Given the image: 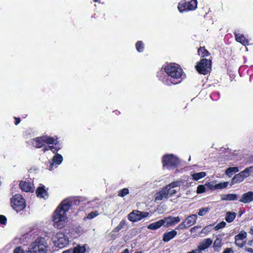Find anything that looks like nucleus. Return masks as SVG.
I'll use <instances>...</instances> for the list:
<instances>
[{"label": "nucleus", "mask_w": 253, "mask_h": 253, "mask_svg": "<svg viewBox=\"0 0 253 253\" xmlns=\"http://www.w3.org/2000/svg\"><path fill=\"white\" fill-rule=\"evenodd\" d=\"M163 169L173 170L179 165V159L172 154H167L162 158Z\"/></svg>", "instance_id": "3"}, {"label": "nucleus", "mask_w": 253, "mask_h": 253, "mask_svg": "<svg viewBox=\"0 0 253 253\" xmlns=\"http://www.w3.org/2000/svg\"><path fill=\"white\" fill-rule=\"evenodd\" d=\"M236 216V213L234 212H230L228 211L226 213V216L225 217L226 221L228 223L232 222L235 218Z\"/></svg>", "instance_id": "31"}, {"label": "nucleus", "mask_w": 253, "mask_h": 253, "mask_svg": "<svg viewBox=\"0 0 253 253\" xmlns=\"http://www.w3.org/2000/svg\"><path fill=\"white\" fill-rule=\"evenodd\" d=\"M222 253H234V251L231 248H226Z\"/></svg>", "instance_id": "47"}, {"label": "nucleus", "mask_w": 253, "mask_h": 253, "mask_svg": "<svg viewBox=\"0 0 253 253\" xmlns=\"http://www.w3.org/2000/svg\"><path fill=\"white\" fill-rule=\"evenodd\" d=\"M220 237H221V235H218ZM223 245L222 239L220 238H217L214 241L213 244V248L214 251L219 252Z\"/></svg>", "instance_id": "25"}, {"label": "nucleus", "mask_w": 253, "mask_h": 253, "mask_svg": "<svg viewBox=\"0 0 253 253\" xmlns=\"http://www.w3.org/2000/svg\"><path fill=\"white\" fill-rule=\"evenodd\" d=\"M237 199V195L235 194H228L221 195L222 201H234Z\"/></svg>", "instance_id": "26"}, {"label": "nucleus", "mask_w": 253, "mask_h": 253, "mask_svg": "<svg viewBox=\"0 0 253 253\" xmlns=\"http://www.w3.org/2000/svg\"><path fill=\"white\" fill-rule=\"evenodd\" d=\"M249 233H250L251 235H253V226L251 227L250 231H249Z\"/></svg>", "instance_id": "54"}, {"label": "nucleus", "mask_w": 253, "mask_h": 253, "mask_svg": "<svg viewBox=\"0 0 253 253\" xmlns=\"http://www.w3.org/2000/svg\"><path fill=\"white\" fill-rule=\"evenodd\" d=\"M163 69L167 76L163 77V72L159 71L157 72V76L165 84L170 86L181 82L183 72L179 65L174 63H168L163 66Z\"/></svg>", "instance_id": "1"}, {"label": "nucleus", "mask_w": 253, "mask_h": 253, "mask_svg": "<svg viewBox=\"0 0 253 253\" xmlns=\"http://www.w3.org/2000/svg\"><path fill=\"white\" fill-rule=\"evenodd\" d=\"M236 41L244 45L249 44V41L242 34L234 33Z\"/></svg>", "instance_id": "23"}, {"label": "nucleus", "mask_w": 253, "mask_h": 253, "mask_svg": "<svg viewBox=\"0 0 253 253\" xmlns=\"http://www.w3.org/2000/svg\"><path fill=\"white\" fill-rule=\"evenodd\" d=\"M239 201L244 204L249 203L253 201V192L249 191L243 194Z\"/></svg>", "instance_id": "18"}, {"label": "nucleus", "mask_w": 253, "mask_h": 253, "mask_svg": "<svg viewBox=\"0 0 253 253\" xmlns=\"http://www.w3.org/2000/svg\"><path fill=\"white\" fill-rule=\"evenodd\" d=\"M188 228V226H186V224L185 223V221H183L181 222L180 224H179L174 230H181V229H184L185 228Z\"/></svg>", "instance_id": "43"}, {"label": "nucleus", "mask_w": 253, "mask_h": 253, "mask_svg": "<svg viewBox=\"0 0 253 253\" xmlns=\"http://www.w3.org/2000/svg\"><path fill=\"white\" fill-rule=\"evenodd\" d=\"M149 215L148 212L141 211L138 210H133L127 216L128 219L132 222L139 221L147 217Z\"/></svg>", "instance_id": "9"}, {"label": "nucleus", "mask_w": 253, "mask_h": 253, "mask_svg": "<svg viewBox=\"0 0 253 253\" xmlns=\"http://www.w3.org/2000/svg\"><path fill=\"white\" fill-rule=\"evenodd\" d=\"M66 212H64V209L59 205L54 211L52 216L54 227L59 229H64L65 232L67 229L65 228L68 222Z\"/></svg>", "instance_id": "2"}, {"label": "nucleus", "mask_w": 253, "mask_h": 253, "mask_svg": "<svg viewBox=\"0 0 253 253\" xmlns=\"http://www.w3.org/2000/svg\"><path fill=\"white\" fill-rule=\"evenodd\" d=\"M253 242V240H251V241H249L248 242V245H250V246H252V243Z\"/></svg>", "instance_id": "55"}, {"label": "nucleus", "mask_w": 253, "mask_h": 253, "mask_svg": "<svg viewBox=\"0 0 253 253\" xmlns=\"http://www.w3.org/2000/svg\"><path fill=\"white\" fill-rule=\"evenodd\" d=\"M19 187L22 191L26 192H33L34 191V184L30 181H21Z\"/></svg>", "instance_id": "13"}, {"label": "nucleus", "mask_w": 253, "mask_h": 253, "mask_svg": "<svg viewBox=\"0 0 253 253\" xmlns=\"http://www.w3.org/2000/svg\"><path fill=\"white\" fill-rule=\"evenodd\" d=\"M36 194L38 197L44 199H46L48 196L47 191L45 189L44 185L39 186L36 191Z\"/></svg>", "instance_id": "20"}, {"label": "nucleus", "mask_w": 253, "mask_h": 253, "mask_svg": "<svg viewBox=\"0 0 253 253\" xmlns=\"http://www.w3.org/2000/svg\"><path fill=\"white\" fill-rule=\"evenodd\" d=\"M44 238H38L36 240L35 245L30 251L31 253H45L46 246Z\"/></svg>", "instance_id": "10"}, {"label": "nucleus", "mask_w": 253, "mask_h": 253, "mask_svg": "<svg viewBox=\"0 0 253 253\" xmlns=\"http://www.w3.org/2000/svg\"><path fill=\"white\" fill-rule=\"evenodd\" d=\"M24 251L20 247H16L13 251V253H23Z\"/></svg>", "instance_id": "46"}, {"label": "nucleus", "mask_w": 253, "mask_h": 253, "mask_svg": "<svg viewBox=\"0 0 253 253\" xmlns=\"http://www.w3.org/2000/svg\"><path fill=\"white\" fill-rule=\"evenodd\" d=\"M96 19L95 22L98 24H103L106 20L105 14L104 12L97 11L91 16Z\"/></svg>", "instance_id": "16"}, {"label": "nucleus", "mask_w": 253, "mask_h": 253, "mask_svg": "<svg viewBox=\"0 0 253 253\" xmlns=\"http://www.w3.org/2000/svg\"><path fill=\"white\" fill-rule=\"evenodd\" d=\"M87 245L84 244L83 246L78 245L73 248V253H84L86 252Z\"/></svg>", "instance_id": "27"}, {"label": "nucleus", "mask_w": 253, "mask_h": 253, "mask_svg": "<svg viewBox=\"0 0 253 253\" xmlns=\"http://www.w3.org/2000/svg\"><path fill=\"white\" fill-rule=\"evenodd\" d=\"M197 0H181L178 4L177 8L180 13L193 11L197 8Z\"/></svg>", "instance_id": "6"}, {"label": "nucleus", "mask_w": 253, "mask_h": 253, "mask_svg": "<svg viewBox=\"0 0 253 253\" xmlns=\"http://www.w3.org/2000/svg\"><path fill=\"white\" fill-rule=\"evenodd\" d=\"M6 217L3 215H0V223L2 225H6Z\"/></svg>", "instance_id": "45"}, {"label": "nucleus", "mask_w": 253, "mask_h": 253, "mask_svg": "<svg viewBox=\"0 0 253 253\" xmlns=\"http://www.w3.org/2000/svg\"><path fill=\"white\" fill-rule=\"evenodd\" d=\"M198 54L202 57H205L208 56L210 55V52L205 46H200L198 49Z\"/></svg>", "instance_id": "28"}, {"label": "nucleus", "mask_w": 253, "mask_h": 253, "mask_svg": "<svg viewBox=\"0 0 253 253\" xmlns=\"http://www.w3.org/2000/svg\"><path fill=\"white\" fill-rule=\"evenodd\" d=\"M54 139L56 138L53 144H52V145H48V148L53 153L56 154L58 152V151L62 148L61 145L60 144L59 141L58 140V138L57 136H55L52 137Z\"/></svg>", "instance_id": "15"}, {"label": "nucleus", "mask_w": 253, "mask_h": 253, "mask_svg": "<svg viewBox=\"0 0 253 253\" xmlns=\"http://www.w3.org/2000/svg\"><path fill=\"white\" fill-rule=\"evenodd\" d=\"M245 251L250 253H253V249L252 248H246Z\"/></svg>", "instance_id": "50"}, {"label": "nucleus", "mask_w": 253, "mask_h": 253, "mask_svg": "<svg viewBox=\"0 0 253 253\" xmlns=\"http://www.w3.org/2000/svg\"><path fill=\"white\" fill-rule=\"evenodd\" d=\"M129 193V190L128 188H125L121 189L119 192L118 195L119 197H124Z\"/></svg>", "instance_id": "37"}, {"label": "nucleus", "mask_w": 253, "mask_h": 253, "mask_svg": "<svg viewBox=\"0 0 253 253\" xmlns=\"http://www.w3.org/2000/svg\"><path fill=\"white\" fill-rule=\"evenodd\" d=\"M205 191V185H199L198 186L196 191L197 194H202L204 193Z\"/></svg>", "instance_id": "41"}, {"label": "nucleus", "mask_w": 253, "mask_h": 253, "mask_svg": "<svg viewBox=\"0 0 253 253\" xmlns=\"http://www.w3.org/2000/svg\"><path fill=\"white\" fill-rule=\"evenodd\" d=\"M14 119L15 120V122H14L15 125H16V126L18 125L21 122L20 118L14 117Z\"/></svg>", "instance_id": "48"}, {"label": "nucleus", "mask_w": 253, "mask_h": 253, "mask_svg": "<svg viewBox=\"0 0 253 253\" xmlns=\"http://www.w3.org/2000/svg\"><path fill=\"white\" fill-rule=\"evenodd\" d=\"M210 210V208L208 207L202 208L199 209L198 214L199 216L205 215Z\"/></svg>", "instance_id": "39"}, {"label": "nucleus", "mask_w": 253, "mask_h": 253, "mask_svg": "<svg viewBox=\"0 0 253 253\" xmlns=\"http://www.w3.org/2000/svg\"><path fill=\"white\" fill-rule=\"evenodd\" d=\"M126 219H124L122 220H121L119 224L117 225V226L114 229L113 231L115 232H117L120 231L126 225Z\"/></svg>", "instance_id": "35"}, {"label": "nucleus", "mask_w": 253, "mask_h": 253, "mask_svg": "<svg viewBox=\"0 0 253 253\" xmlns=\"http://www.w3.org/2000/svg\"><path fill=\"white\" fill-rule=\"evenodd\" d=\"M244 180L243 176L241 175L240 172L236 174L232 179L231 184L233 185L235 183H239L243 181Z\"/></svg>", "instance_id": "30"}, {"label": "nucleus", "mask_w": 253, "mask_h": 253, "mask_svg": "<svg viewBox=\"0 0 253 253\" xmlns=\"http://www.w3.org/2000/svg\"><path fill=\"white\" fill-rule=\"evenodd\" d=\"M135 47L137 51L139 52H142L144 49V44L142 41H139L136 42Z\"/></svg>", "instance_id": "33"}, {"label": "nucleus", "mask_w": 253, "mask_h": 253, "mask_svg": "<svg viewBox=\"0 0 253 253\" xmlns=\"http://www.w3.org/2000/svg\"><path fill=\"white\" fill-rule=\"evenodd\" d=\"M197 216L195 214H191L185 218L184 221L188 227L194 225L197 221Z\"/></svg>", "instance_id": "24"}, {"label": "nucleus", "mask_w": 253, "mask_h": 253, "mask_svg": "<svg viewBox=\"0 0 253 253\" xmlns=\"http://www.w3.org/2000/svg\"><path fill=\"white\" fill-rule=\"evenodd\" d=\"M206 175L205 172H199L192 175L193 179L195 180H198Z\"/></svg>", "instance_id": "34"}, {"label": "nucleus", "mask_w": 253, "mask_h": 253, "mask_svg": "<svg viewBox=\"0 0 253 253\" xmlns=\"http://www.w3.org/2000/svg\"><path fill=\"white\" fill-rule=\"evenodd\" d=\"M10 203L12 208L17 212L23 211L26 207L25 200L19 194L13 196L10 199Z\"/></svg>", "instance_id": "4"}, {"label": "nucleus", "mask_w": 253, "mask_h": 253, "mask_svg": "<svg viewBox=\"0 0 253 253\" xmlns=\"http://www.w3.org/2000/svg\"><path fill=\"white\" fill-rule=\"evenodd\" d=\"M98 214V212L97 211H92L87 214V218L89 219H92L97 216Z\"/></svg>", "instance_id": "40"}, {"label": "nucleus", "mask_w": 253, "mask_h": 253, "mask_svg": "<svg viewBox=\"0 0 253 253\" xmlns=\"http://www.w3.org/2000/svg\"><path fill=\"white\" fill-rule=\"evenodd\" d=\"M205 186H206L210 190H214L216 189L215 188V184L214 185L213 182H207L205 184Z\"/></svg>", "instance_id": "44"}, {"label": "nucleus", "mask_w": 253, "mask_h": 253, "mask_svg": "<svg viewBox=\"0 0 253 253\" xmlns=\"http://www.w3.org/2000/svg\"><path fill=\"white\" fill-rule=\"evenodd\" d=\"M247 235L246 232L242 231L235 236V243L238 247L242 248L244 246L246 241L244 240L246 238Z\"/></svg>", "instance_id": "12"}, {"label": "nucleus", "mask_w": 253, "mask_h": 253, "mask_svg": "<svg viewBox=\"0 0 253 253\" xmlns=\"http://www.w3.org/2000/svg\"><path fill=\"white\" fill-rule=\"evenodd\" d=\"M120 253H129V250L128 249H126L122 252H121Z\"/></svg>", "instance_id": "53"}, {"label": "nucleus", "mask_w": 253, "mask_h": 253, "mask_svg": "<svg viewBox=\"0 0 253 253\" xmlns=\"http://www.w3.org/2000/svg\"><path fill=\"white\" fill-rule=\"evenodd\" d=\"M228 185V182H227V181L224 182H221V183H219L218 184H216L215 188H216V189H224V188H225L226 187H227Z\"/></svg>", "instance_id": "38"}, {"label": "nucleus", "mask_w": 253, "mask_h": 253, "mask_svg": "<svg viewBox=\"0 0 253 253\" xmlns=\"http://www.w3.org/2000/svg\"><path fill=\"white\" fill-rule=\"evenodd\" d=\"M177 234L175 230H172L169 232L165 233L163 236V241L164 242H168L170 240L173 239Z\"/></svg>", "instance_id": "19"}, {"label": "nucleus", "mask_w": 253, "mask_h": 253, "mask_svg": "<svg viewBox=\"0 0 253 253\" xmlns=\"http://www.w3.org/2000/svg\"><path fill=\"white\" fill-rule=\"evenodd\" d=\"M182 183V181L180 180H176L173 182H172L171 183H169V184L167 185V187H170L172 188H174L176 187L180 186Z\"/></svg>", "instance_id": "36"}, {"label": "nucleus", "mask_w": 253, "mask_h": 253, "mask_svg": "<svg viewBox=\"0 0 253 253\" xmlns=\"http://www.w3.org/2000/svg\"><path fill=\"white\" fill-rule=\"evenodd\" d=\"M165 221L164 218L150 224L148 226L147 228L150 230H156L162 227L163 225L165 226Z\"/></svg>", "instance_id": "22"}, {"label": "nucleus", "mask_w": 253, "mask_h": 253, "mask_svg": "<svg viewBox=\"0 0 253 253\" xmlns=\"http://www.w3.org/2000/svg\"><path fill=\"white\" fill-rule=\"evenodd\" d=\"M57 246L60 248H63L67 244V240L65 238V234L63 233H57Z\"/></svg>", "instance_id": "21"}, {"label": "nucleus", "mask_w": 253, "mask_h": 253, "mask_svg": "<svg viewBox=\"0 0 253 253\" xmlns=\"http://www.w3.org/2000/svg\"><path fill=\"white\" fill-rule=\"evenodd\" d=\"M177 191L173 188L167 187L166 185L161 191L155 195V201H161L164 199H168L174 195Z\"/></svg>", "instance_id": "7"}, {"label": "nucleus", "mask_w": 253, "mask_h": 253, "mask_svg": "<svg viewBox=\"0 0 253 253\" xmlns=\"http://www.w3.org/2000/svg\"><path fill=\"white\" fill-rule=\"evenodd\" d=\"M166 224L165 227H169L170 226L174 225L178 223L180 221V219L178 216L174 217L169 216L164 218Z\"/></svg>", "instance_id": "14"}, {"label": "nucleus", "mask_w": 253, "mask_h": 253, "mask_svg": "<svg viewBox=\"0 0 253 253\" xmlns=\"http://www.w3.org/2000/svg\"><path fill=\"white\" fill-rule=\"evenodd\" d=\"M56 138H54L51 136L47 135H43L42 136L37 137L34 139V141L36 143V147L38 148H42L44 144L50 145L53 144Z\"/></svg>", "instance_id": "8"}, {"label": "nucleus", "mask_w": 253, "mask_h": 253, "mask_svg": "<svg viewBox=\"0 0 253 253\" xmlns=\"http://www.w3.org/2000/svg\"><path fill=\"white\" fill-rule=\"evenodd\" d=\"M238 171L239 169L238 167H230L226 170L225 173L228 176L231 177L235 173L237 172Z\"/></svg>", "instance_id": "32"}, {"label": "nucleus", "mask_w": 253, "mask_h": 253, "mask_svg": "<svg viewBox=\"0 0 253 253\" xmlns=\"http://www.w3.org/2000/svg\"><path fill=\"white\" fill-rule=\"evenodd\" d=\"M80 203L81 201L77 199H65L59 205L64 209V212H67L73 206H79Z\"/></svg>", "instance_id": "11"}, {"label": "nucleus", "mask_w": 253, "mask_h": 253, "mask_svg": "<svg viewBox=\"0 0 253 253\" xmlns=\"http://www.w3.org/2000/svg\"><path fill=\"white\" fill-rule=\"evenodd\" d=\"M197 71L200 74L206 75L210 72L211 68V60L203 58L197 62L195 66Z\"/></svg>", "instance_id": "5"}, {"label": "nucleus", "mask_w": 253, "mask_h": 253, "mask_svg": "<svg viewBox=\"0 0 253 253\" xmlns=\"http://www.w3.org/2000/svg\"><path fill=\"white\" fill-rule=\"evenodd\" d=\"M226 223L224 221H222L219 223L217 224L214 227V229L215 231H217L220 229H221L225 226Z\"/></svg>", "instance_id": "42"}, {"label": "nucleus", "mask_w": 253, "mask_h": 253, "mask_svg": "<svg viewBox=\"0 0 253 253\" xmlns=\"http://www.w3.org/2000/svg\"><path fill=\"white\" fill-rule=\"evenodd\" d=\"M253 171V167H250L249 168H246L244 170L241 171L240 173L242 176H243V178L245 179V178L249 176Z\"/></svg>", "instance_id": "29"}, {"label": "nucleus", "mask_w": 253, "mask_h": 253, "mask_svg": "<svg viewBox=\"0 0 253 253\" xmlns=\"http://www.w3.org/2000/svg\"><path fill=\"white\" fill-rule=\"evenodd\" d=\"M134 253H142V252L141 251H140V252H136Z\"/></svg>", "instance_id": "56"}, {"label": "nucleus", "mask_w": 253, "mask_h": 253, "mask_svg": "<svg viewBox=\"0 0 253 253\" xmlns=\"http://www.w3.org/2000/svg\"><path fill=\"white\" fill-rule=\"evenodd\" d=\"M73 248H70L69 249L64 251L62 253H73Z\"/></svg>", "instance_id": "49"}, {"label": "nucleus", "mask_w": 253, "mask_h": 253, "mask_svg": "<svg viewBox=\"0 0 253 253\" xmlns=\"http://www.w3.org/2000/svg\"><path fill=\"white\" fill-rule=\"evenodd\" d=\"M62 161L63 157L61 155L58 154L57 153L55 154V155L52 158V162L51 163L49 162L50 165L48 169L50 170H52L54 164L59 165L62 163Z\"/></svg>", "instance_id": "17"}, {"label": "nucleus", "mask_w": 253, "mask_h": 253, "mask_svg": "<svg viewBox=\"0 0 253 253\" xmlns=\"http://www.w3.org/2000/svg\"><path fill=\"white\" fill-rule=\"evenodd\" d=\"M48 150H49V149H48V146L44 147V148L43 149V151L44 152H45L47 151H48Z\"/></svg>", "instance_id": "51"}, {"label": "nucleus", "mask_w": 253, "mask_h": 253, "mask_svg": "<svg viewBox=\"0 0 253 253\" xmlns=\"http://www.w3.org/2000/svg\"><path fill=\"white\" fill-rule=\"evenodd\" d=\"M208 228H209V226H206L203 229L202 231L204 232H207V231H208Z\"/></svg>", "instance_id": "52"}]
</instances>
